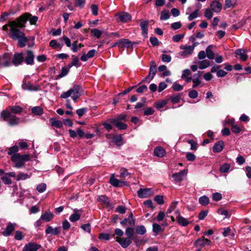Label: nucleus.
<instances>
[{
    "label": "nucleus",
    "mask_w": 251,
    "mask_h": 251,
    "mask_svg": "<svg viewBox=\"0 0 251 251\" xmlns=\"http://www.w3.org/2000/svg\"><path fill=\"white\" fill-rule=\"evenodd\" d=\"M27 14H23L16 19L15 25L12 26L9 37L14 40L18 41V46L20 48L25 46L28 41L25 34L20 29L25 26V23L28 20Z\"/></svg>",
    "instance_id": "1"
},
{
    "label": "nucleus",
    "mask_w": 251,
    "mask_h": 251,
    "mask_svg": "<svg viewBox=\"0 0 251 251\" xmlns=\"http://www.w3.org/2000/svg\"><path fill=\"white\" fill-rule=\"evenodd\" d=\"M22 111V107L18 105L8 106L5 110L1 112L0 118L2 119V121L8 122L10 126L17 125L19 124V118L13 114H20Z\"/></svg>",
    "instance_id": "2"
},
{
    "label": "nucleus",
    "mask_w": 251,
    "mask_h": 251,
    "mask_svg": "<svg viewBox=\"0 0 251 251\" xmlns=\"http://www.w3.org/2000/svg\"><path fill=\"white\" fill-rule=\"evenodd\" d=\"M81 87L79 85H74V86L66 92H63L60 95L61 99H67L71 97L72 100L76 102L77 99L81 96L80 90Z\"/></svg>",
    "instance_id": "3"
},
{
    "label": "nucleus",
    "mask_w": 251,
    "mask_h": 251,
    "mask_svg": "<svg viewBox=\"0 0 251 251\" xmlns=\"http://www.w3.org/2000/svg\"><path fill=\"white\" fill-rule=\"evenodd\" d=\"M30 160V157L29 154L21 155L20 153H17L11 156V160L14 163L13 166L17 168L24 167L25 163Z\"/></svg>",
    "instance_id": "4"
},
{
    "label": "nucleus",
    "mask_w": 251,
    "mask_h": 251,
    "mask_svg": "<svg viewBox=\"0 0 251 251\" xmlns=\"http://www.w3.org/2000/svg\"><path fill=\"white\" fill-rule=\"evenodd\" d=\"M10 56V65L12 64L15 66H18L21 65L24 62V53L22 52H16L13 55L12 53H9Z\"/></svg>",
    "instance_id": "5"
},
{
    "label": "nucleus",
    "mask_w": 251,
    "mask_h": 251,
    "mask_svg": "<svg viewBox=\"0 0 251 251\" xmlns=\"http://www.w3.org/2000/svg\"><path fill=\"white\" fill-rule=\"evenodd\" d=\"M24 62L28 65H33L34 64V54L32 51L26 50L24 53Z\"/></svg>",
    "instance_id": "6"
},
{
    "label": "nucleus",
    "mask_w": 251,
    "mask_h": 251,
    "mask_svg": "<svg viewBox=\"0 0 251 251\" xmlns=\"http://www.w3.org/2000/svg\"><path fill=\"white\" fill-rule=\"evenodd\" d=\"M137 194L140 198H146L152 196L153 192L151 188H140L137 191Z\"/></svg>",
    "instance_id": "7"
},
{
    "label": "nucleus",
    "mask_w": 251,
    "mask_h": 251,
    "mask_svg": "<svg viewBox=\"0 0 251 251\" xmlns=\"http://www.w3.org/2000/svg\"><path fill=\"white\" fill-rule=\"evenodd\" d=\"M10 58L9 53H5L2 55H0V68L9 67L10 66Z\"/></svg>",
    "instance_id": "8"
},
{
    "label": "nucleus",
    "mask_w": 251,
    "mask_h": 251,
    "mask_svg": "<svg viewBox=\"0 0 251 251\" xmlns=\"http://www.w3.org/2000/svg\"><path fill=\"white\" fill-rule=\"evenodd\" d=\"M116 241L123 248H126L132 243V239L128 237H116Z\"/></svg>",
    "instance_id": "9"
},
{
    "label": "nucleus",
    "mask_w": 251,
    "mask_h": 251,
    "mask_svg": "<svg viewBox=\"0 0 251 251\" xmlns=\"http://www.w3.org/2000/svg\"><path fill=\"white\" fill-rule=\"evenodd\" d=\"M16 226L15 223H8L6 228L1 232V234L6 237L11 235L15 230Z\"/></svg>",
    "instance_id": "10"
},
{
    "label": "nucleus",
    "mask_w": 251,
    "mask_h": 251,
    "mask_svg": "<svg viewBox=\"0 0 251 251\" xmlns=\"http://www.w3.org/2000/svg\"><path fill=\"white\" fill-rule=\"evenodd\" d=\"M180 49L181 50H184L183 51L179 53L180 55L183 57H185L186 56H187L188 55H191L193 53L194 50L193 47H191V46H187V45H185V46L181 45L180 47Z\"/></svg>",
    "instance_id": "11"
},
{
    "label": "nucleus",
    "mask_w": 251,
    "mask_h": 251,
    "mask_svg": "<svg viewBox=\"0 0 251 251\" xmlns=\"http://www.w3.org/2000/svg\"><path fill=\"white\" fill-rule=\"evenodd\" d=\"M41 248L40 245L35 243H29L24 246L22 251H37Z\"/></svg>",
    "instance_id": "12"
},
{
    "label": "nucleus",
    "mask_w": 251,
    "mask_h": 251,
    "mask_svg": "<svg viewBox=\"0 0 251 251\" xmlns=\"http://www.w3.org/2000/svg\"><path fill=\"white\" fill-rule=\"evenodd\" d=\"M211 244L212 242L210 240L205 238L204 237L202 236L197 240L194 242V245L196 247L199 246L201 247H203L206 245H210Z\"/></svg>",
    "instance_id": "13"
},
{
    "label": "nucleus",
    "mask_w": 251,
    "mask_h": 251,
    "mask_svg": "<svg viewBox=\"0 0 251 251\" xmlns=\"http://www.w3.org/2000/svg\"><path fill=\"white\" fill-rule=\"evenodd\" d=\"M22 88L25 90L29 91H38L40 90V86L39 85H34L30 82H24L22 85Z\"/></svg>",
    "instance_id": "14"
},
{
    "label": "nucleus",
    "mask_w": 251,
    "mask_h": 251,
    "mask_svg": "<svg viewBox=\"0 0 251 251\" xmlns=\"http://www.w3.org/2000/svg\"><path fill=\"white\" fill-rule=\"evenodd\" d=\"M186 174V171L183 170L177 173L173 174L172 177L174 178V180L175 183H178L181 182L183 180V177Z\"/></svg>",
    "instance_id": "15"
},
{
    "label": "nucleus",
    "mask_w": 251,
    "mask_h": 251,
    "mask_svg": "<svg viewBox=\"0 0 251 251\" xmlns=\"http://www.w3.org/2000/svg\"><path fill=\"white\" fill-rule=\"evenodd\" d=\"M110 184L114 187H120L122 186H127L128 183L126 181H120L118 179L115 178L113 176L110 178Z\"/></svg>",
    "instance_id": "16"
},
{
    "label": "nucleus",
    "mask_w": 251,
    "mask_h": 251,
    "mask_svg": "<svg viewBox=\"0 0 251 251\" xmlns=\"http://www.w3.org/2000/svg\"><path fill=\"white\" fill-rule=\"evenodd\" d=\"M247 50L244 49H239L236 50L234 53L239 56V59L242 61H246L248 57V55L246 53Z\"/></svg>",
    "instance_id": "17"
},
{
    "label": "nucleus",
    "mask_w": 251,
    "mask_h": 251,
    "mask_svg": "<svg viewBox=\"0 0 251 251\" xmlns=\"http://www.w3.org/2000/svg\"><path fill=\"white\" fill-rule=\"evenodd\" d=\"M119 20L123 23H126L130 21L131 19V16L127 13L122 12L117 15Z\"/></svg>",
    "instance_id": "18"
},
{
    "label": "nucleus",
    "mask_w": 251,
    "mask_h": 251,
    "mask_svg": "<svg viewBox=\"0 0 251 251\" xmlns=\"http://www.w3.org/2000/svg\"><path fill=\"white\" fill-rule=\"evenodd\" d=\"M60 232V227H56L53 228L52 226H48L46 229L45 230V233L46 234H51L54 235H57Z\"/></svg>",
    "instance_id": "19"
},
{
    "label": "nucleus",
    "mask_w": 251,
    "mask_h": 251,
    "mask_svg": "<svg viewBox=\"0 0 251 251\" xmlns=\"http://www.w3.org/2000/svg\"><path fill=\"white\" fill-rule=\"evenodd\" d=\"M49 122L52 127L61 128L63 126V122L55 118H51L49 119Z\"/></svg>",
    "instance_id": "20"
},
{
    "label": "nucleus",
    "mask_w": 251,
    "mask_h": 251,
    "mask_svg": "<svg viewBox=\"0 0 251 251\" xmlns=\"http://www.w3.org/2000/svg\"><path fill=\"white\" fill-rule=\"evenodd\" d=\"M96 53H97L96 50L94 49L91 50H89L87 54H83L80 57V59L82 61L85 62L87 61L89 58L94 57Z\"/></svg>",
    "instance_id": "21"
},
{
    "label": "nucleus",
    "mask_w": 251,
    "mask_h": 251,
    "mask_svg": "<svg viewBox=\"0 0 251 251\" xmlns=\"http://www.w3.org/2000/svg\"><path fill=\"white\" fill-rule=\"evenodd\" d=\"M40 217L43 221L46 222H49L53 219L54 215L52 212L48 210L42 214Z\"/></svg>",
    "instance_id": "22"
},
{
    "label": "nucleus",
    "mask_w": 251,
    "mask_h": 251,
    "mask_svg": "<svg viewBox=\"0 0 251 251\" xmlns=\"http://www.w3.org/2000/svg\"><path fill=\"white\" fill-rule=\"evenodd\" d=\"M148 21H142L140 23V26L142 29V33L145 37H147L148 30Z\"/></svg>",
    "instance_id": "23"
},
{
    "label": "nucleus",
    "mask_w": 251,
    "mask_h": 251,
    "mask_svg": "<svg viewBox=\"0 0 251 251\" xmlns=\"http://www.w3.org/2000/svg\"><path fill=\"white\" fill-rule=\"evenodd\" d=\"M210 6L213 11L217 13L221 10L222 7L221 3L217 0L213 1L210 4Z\"/></svg>",
    "instance_id": "24"
},
{
    "label": "nucleus",
    "mask_w": 251,
    "mask_h": 251,
    "mask_svg": "<svg viewBox=\"0 0 251 251\" xmlns=\"http://www.w3.org/2000/svg\"><path fill=\"white\" fill-rule=\"evenodd\" d=\"M224 146V142L223 141H219L213 147V151L214 152H221L223 150Z\"/></svg>",
    "instance_id": "25"
},
{
    "label": "nucleus",
    "mask_w": 251,
    "mask_h": 251,
    "mask_svg": "<svg viewBox=\"0 0 251 251\" xmlns=\"http://www.w3.org/2000/svg\"><path fill=\"white\" fill-rule=\"evenodd\" d=\"M154 155L158 157H163L166 154V151L161 147H157L154 150Z\"/></svg>",
    "instance_id": "26"
},
{
    "label": "nucleus",
    "mask_w": 251,
    "mask_h": 251,
    "mask_svg": "<svg viewBox=\"0 0 251 251\" xmlns=\"http://www.w3.org/2000/svg\"><path fill=\"white\" fill-rule=\"evenodd\" d=\"M109 121L120 130H124L127 127V124L122 122L116 121V120H109Z\"/></svg>",
    "instance_id": "27"
},
{
    "label": "nucleus",
    "mask_w": 251,
    "mask_h": 251,
    "mask_svg": "<svg viewBox=\"0 0 251 251\" xmlns=\"http://www.w3.org/2000/svg\"><path fill=\"white\" fill-rule=\"evenodd\" d=\"M176 218L178 224L183 226H186L189 224L187 219L182 217L179 213L178 215L176 216Z\"/></svg>",
    "instance_id": "28"
},
{
    "label": "nucleus",
    "mask_w": 251,
    "mask_h": 251,
    "mask_svg": "<svg viewBox=\"0 0 251 251\" xmlns=\"http://www.w3.org/2000/svg\"><path fill=\"white\" fill-rule=\"evenodd\" d=\"M156 68L154 67H150L149 74L144 78L143 81H147V79L151 80L153 79L156 73Z\"/></svg>",
    "instance_id": "29"
},
{
    "label": "nucleus",
    "mask_w": 251,
    "mask_h": 251,
    "mask_svg": "<svg viewBox=\"0 0 251 251\" xmlns=\"http://www.w3.org/2000/svg\"><path fill=\"white\" fill-rule=\"evenodd\" d=\"M97 200L101 203V204H104L106 206L110 205V201L109 199L105 195H100L97 198Z\"/></svg>",
    "instance_id": "30"
},
{
    "label": "nucleus",
    "mask_w": 251,
    "mask_h": 251,
    "mask_svg": "<svg viewBox=\"0 0 251 251\" xmlns=\"http://www.w3.org/2000/svg\"><path fill=\"white\" fill-rule=\"evenodd\" d=\"M50 46L53 49H58L60 50L63 46V44L57 43L56 40H51L49 43Z\"/></svg>",
    "instance_id": "31"
},
{
    "label": "nucleus",
    "mask_w": 251,
    "mask_h": 251,
    "mask_svg": "<svg viewBox=\"0 0 251 251\" xmlns=\"http://www.w3.org/2000/svg\"><path fill=\"white\" fill-rule=\"evenodd\" d=\"M192 81L193 82V88H196L201 83V74H195L193 75Z\"/></svg>",
    "instance_id": "32"
},
{
    "label": "nucleus",
    "mask_w": 251,
    "mask_h": 251,
    "mask_svg": "<svg viewBox=\"0 0 251 251\" xmlns=\"http://www.w3.org/2000/svg\"><path fill=\"white\" fill-rule=\"evenodd\" d=\"M118 43H121V45H122L121 47L122 48H129L130 47H132V43L128 39H120L119 40Z\"/></svg>",
    "instance_id": "33"
},
{
    "label": "nucleus",
    "mask_w": 251,
    "mask_h": 251,
    "mask_svg": "<svg viewBox=\"0 0 251 251\" xmlns=\"http://www.w3.org/2000/svg\"><path fill=\"white\" fill-rule=\"evenodd\" d=\"M212 45L208 46L205 50L206 55L209 59H213L214 58V53L211 50Z\"/></svg>",
    "instance_id": "34"
},
{
    "label": "nucleus",
    "mask_w": 251,
    "mask_h": 251,
    "mask_svg": "<svg viewBox=\"0 0 251 251\" xmlns=\"http://www.w3.org/2000/svg\"><path fill=\"white\" fill-rule=\"evenodd\" d=\"M126 237L130 238L132 240H133L135 241V237H133L134 233V229L132 227H128L126 229Z\"/></svg>",
    "instance_id": "35"
},
{
    "label": "nucleus",
    "mask_w": 251,
    "mask_h": 251,
    "mask_svg": "<svg viewBox=\"0 0 251 251\" xmlns=\"http://www.w3.org/2000/svg\"><path fill=\"white\" fill-rule=\"evenodd\" d=\"M198 63L199 68L200 69H204L207 68L210 65V62L208 60H203L199 62Z\"/></svg>",
    "instance_id": "36"
},
{
    "label": "nucleus",
    "mask_w": 251,
    "mask_h": 251,
    "mask_svg": "<svg viewBox=\"0 0 251 251\" xmlns=\"http://www.w3.org/2000/svg\"><path fill=\"white\" fill-rule=\"evenodd\" d=\"M16 19L14 21H9L7 24H5L2 26V30L4 31H7L8 30V27H9V31L10 32L11 31L12 26H14L15 25V24H16Z\"/></svg>",
    "instance_id": "37"
},
{
    "label": "nucleus",
    "mask_w": 251,
    "mask_h": 251,
    "mask_svg": "<svg viewBox=\"0 0 251 251\" xmlns=\"http://www.w3.org/2000/svg\"><path fill=\"white\" fill-rule=\"evenodd\" d=\"M19 147L15 145L8 149L7 154L9 155L12 156L13 154L18 153Z\"/></svg>",
    "instance_id": "38"
},
{
    "label": "nucleus",
    "mask_w": 251,
    "mask_h": 251,
    "mask_svg": "<svg viewBox=\"0 0 251 251\" xmlns=\"http://www.w3.org/2000/svg\"><path fill=\"white\" fill-rule=\"evenodd\" d=\"M199 201L201 205L206 206L209 203V199L208 197L202 196L199 198Z\"/></svg>",
    "instance_id": "39"
},
{
    "label": "nucleus",
    "mask_w": 251,
    "mask_h": 251,
    "mask_svg": "<svg viewBox=\"0 0 251 251\" xmlns=\"http://www.w3.org/2000/svg\"><path fill=\"white\" fill-rule=\"evenodd\" d=\"M127 115L126 114L122 113L116 116L114 118L110 119L109 120H116V121H126Z\"/></svg>",
    "instance_id": "40"
},
{
    "label": "nucleus",
    "mask_w": 251,
    "mask_h": 251,
    "mask_svg": "<svg viewBox=\"0 0 251 251\" xmlns=\"http://www.w3.org/2000/svg\"><path fill=\"white\" fill-rule=\"evenodd\" d=\"M170 17V14L168 10L165 9L161 11L160 15V20L161 21L168 20Z\"/></svg>",
    "instance_id": "41"
},
{
    "label": "nucleus",
    "mask_w": 251,
    "mask_h": 251,
    "mask_svg": "<svg viewBox=\"0 0 251 251\" xmlns=\"http://www.w3.org/2000/svg\"><path fill=\"white\" fill-rule=\"evenodd\" d=\"M181 96L182 94L179 93L177 95L172 96L170 97V100L173 103H177L180 101Z\"/></svg>",
    "instance_id": "42"
},
{
    "label": "nucleus",
    "mask_w": 251,
    "mask_h": 251,
    "mask_svg": "<svg viewBox=\"0 0 251 251\" xmlns=\"http://www.w3.org/2000/svg\"><path fill=\"white\" fill-rule=\"evenodd\" d=\"M168 103V100H160L154 103L155 107L157 109H161L165 106Z\"/></svg>",
    "instance_id": "43"
},
{
    "label": "nucleus",
    "mask_w": 251,
    "mask_h": 251,
    "mask_svg": "<svg viewBox=\"0 0 251 251\" xmlns=\"http://www.w3.org/2000/svg\"><path fill=\"white\" fill-rule=\"evenodd\" d=\"M31 112L36 115H41L43 114V110L40 106H35L32 108Z\"/></svg>",
    "instance_id": "44"
},
{
    "label": "nucleus",
    "mask_w": 251,
    "mask_h": 251,
    "mask_svg": "<svg viewBox=\"0 0 251 251\" xmlns=\"http://www.w3.org/2000/svg\"><path fill=\"white\" fill-rule=\"evenodd\" d=\"M69 69L66 67H63L61 70V73L57 75L56 79H60L65 76H66L69 73Z\"/></svg>",
    "instance_id": "45"
},
{
    "label": "nucleus",
    "mask_w": 251,
    "mask_h": 251,
    "mask_svg": "<svg viewBox=\"0 0 251 251\" xmlns=\"http://www.w3.org/2000/svg\"><path fill=\"white\" fill-rule=\"evenodd\" d=\"M30 176L26 173H20L16 176V180L19 181L20 180H25L29 178Z\"/></svg>",
    "instance_id": "46"
},
{
    "label": "nucleus",
    "mask_w": 251,
    "mask_h": 251,
    "mask_svg": "<svg viewBox=\"0 0 251 251\" xmlns=\"http://www.w3.org/2000/svg\"><path fill=\"white\" fill-rule=\"evenodd\" d=\"M24 14H27L28 15V20L29 21L30 25H34L38 21V17L35 16H32L30 14L26 13Z\"/></svg>",
    "instance_id": "47"
},
{
    "label": "nucleus",
    "mask_w": 251,
    "mask_h": 251,
    "mask_svg": "<svg viewBox=\"0 0 251 251\" xmlns=\"http://www.w3.org/2000/svg\"><path fill=\"white\" fill-rule=\"evenodd\" d=\"M200 16V12L199 9L195 10L193 12L191 13L188 16V20L190 21L193 20Z\"/></svg>",
    "instance_id": "48"
},
{
    "label": "nucleus",
    "mask_w": 251,
    "mask_h": 251,
    "mask_svg": "<svg viewBox=\"0 0 251 251\" xmlns=\"http://www.w3.org/2000/svg\"><path fill=\"white\" fill-rule=\"evenodd\" d=\"M46 188H47L46 184L44 183H40L37 185V186L36 187V190L40 193H42L46 191Z\"/></svg>",
    "instance_id": "49"
},
{
    "label": "nucleus",
    "mask_w": 251,
    "mask_h": 251,
    "mask_svg": "<svg viewBox=\"0 0 251 251\" xmlns=\"http://www.w3.org/2000/svg\"><path fill=\"white\" fill-rule=\"evenodd\" d=\"M136 232L139 234L143 235L146 232V229L144 226H139L136 228Z\"/></svg>",
    "instance_id": "50"
},
{
    "label": "nucleus",
    "mask_w": 251,
    "mask_h": 251,
    "mask_svg": "<svg viewBox=\"0 0 251 251\" xmlns=\"http://www.w3.org/2000/svg\"><path fill=\"white\" fill-rule=\"evenodd\" d=\"M152 230L156 234H158L162 231L161 227L159 224L154 223L152 225Z\"/></svg>",
    "instance_id": "51"
},
{
    "label": "nucleus",
    "mask_w": 251,
    "mask_h": 251,
    "mask_svg": "<svg viewBox=\"0 0 251 251\" xmlns=\"http://www.w3.org/2000/svg\"><path fill=\"white\" fill-rule=\"evenodd\" d=\"M72 61L71 63L73 64V65H74V66H75L76 67H78L81 65V64L79 63V58L78 57L73 55L72 56Z\"/></svg>",
    "instance_id": "52"
},
{
    "label": "nucleus",
    "mask_w": 251,
    "mask_h": 251,
    "mask_svg": "<svg viewBox=\"0 0 251 251\" xmlns=\"http://www.w3.org/2000/svg\"><path fill=\"white\" fill-rule=\"evenodd\" d=\"M80 218V215L79 214L75 213L70 216L69 220L72 222H75L79 220Z\"/></svg>",
    "instance_id": "53"
},
{
    "label": "nucleus",
    "mask_w": 251,
    "mask_h": 251,
    "mask_svg": "<svg viewBox=\"0 0 251 251\" xmlns=\"http://www.w3.org/2000/svg\"><path fill=\"white\" fill-rule=\"evenodd\" d=\"M212 11H213L211 9L206 8L204 13V17L208 20L211 19L213 17Z\"/></svg>",
    "instance_id": "54"
},
{
    "label": "nucleus",
    "mask_w": 251,
    "mask_h": 251,
    "mask_svg": "<svg viewBox=\"0 0 251 251\" xmlns=\"http://www.w3.org/2000/svg\"><path fill=\"white\" fill-rule=\"evenodd\" d=\"M177 204V201L172 202L167 211V214L171 213L172 211H173L176 208Z\"/></svg>",
    "instance_id": "55"
},
{
    "label": "nucleus",
    "mask_w": 251,
    "mask_h": 251,
    "mask_svg": "<svg viewBox=\"0 0 251 251\" xmlns=\"http://www.w3.org/2000/svg\"><path fill=\"white\" fill-rule=\"evenodd\" d=\"M230 166L229 164L225 163L222 165L220 168V171L222 173H227L229 169Z\"/></svg>",
    "instance_id": "56"
},
{
    "label": "nucleus",
    "mask_w": 251,
    "mask_h": 251,
    "mask_svg": "<svg viewBox=\"0 0 251 251\" xmlns=\"http://www.w3.org/2000/svg\"><path fill=\"white\" fill-rule=\"evenodd\" d=\"M91 32L93 36H95L97 38H100L102 34V32L96 28L92 29Z\"/></svg>",
    "instance_id": "57"
},
{
    "label": "nucleus",
    "mask_w": 251,
    "mask_h": 251,
    "mask_svg": "<svg viewBox=\"0 0 251 251\" xmlns=\"http://www.w3.org/2000/svg\"><path fill=\"white\" fill-rule=\"evenodd\" d=\"M120 173V177L123 178H126L130 175V174L127 172V170L124 168H122L121 169Z\"/></svg>",
    "instance_id": "58"
},
{
    "label": "nucleus",
    "mask_w": 251,
    "mask_h": 251,
    "mask_svg": "<svg viewBox=\"0 0 251 251\" xmlns=\"http://www.w3.org/2000/svg\"><path fill=\"white\" fill-rule=\"evenodd\" d=\"M122 140L121 135H118L114 137V141L117 146H120L122 144Z\"/></svg>",
    "instance_id": "59"
},
{
    "label": "nucleus",
    "mask_w": 251,
    "mask_h": 251,
    "mask_svg": "<svg viewBox=\"0 0 251 251\" xmlns=\"http://www.w3.org/2000/svg\"><path fill=\"white\" fill-rule=\"evenodd\" d=\"M60 41L63 40L67 47H70L71 46V42L70 39L64 35L62 38H59Z\"/></svg>",
    "instance_id": "60"
},
{
    "label": "nucleus",
    "mask_w": 251,
    "mask_h": 251,
    "mask_svg": "<svg viewBox=\"0 0 251 251\" xmlns=\"http://www.w3.org/2000/svg\"><path fill=\"white\" fill-rule=\"evenodd\" d=\"M154 201H156L158 204H163L164 202L163 197L161 195H157L154 198Z\"/></svg>",
    "instance_id": "61"
},
{
    "label": "nucleus",
    "mask_w": 251,
    "mask_h": 251,
    "mask_svg": "<svg viewBox=\"0 0 251 251\" xmlns=\"http://www.w3.org/2000/svg\"><path fill=\"white\" fill-rule=\"evenodd\" d=\"M85 3V0H75V5L80 8L84 7Z\"/></svg>",
    "instance_id": "62"
},
{
    "label": "nucleus",
    "mask_w": 251,
    "mask_h": 251,
    "mask_svg": "<svg viewBox=\"0 0 251 251\" xmlns=\"http://www.w3.org/2000/svg\"><path fill=\"white\" fill-rule=\"evenodd\" d=\"M24 235L22 231L20 230H17L15 232L14 238L17 240H21L23 239Z\"/></svg>",
    "instance_id": "63"
},
{
    "label": "nucleus",
    "mask_w": 251,
    "mask_h": 251,
    "mask_svg": "<svg viewBox=\"0 0 251 251\" xmlns=\"http://www.w3.org/2000/svg\"><path fill=\"white\" fill-rule=\"evenodd\" d=\"M231 129V131L235 133H238L241 131V127L237 125L233 124Z\"/></svg>",
    "instance_id": "64"
}]
</instances>
